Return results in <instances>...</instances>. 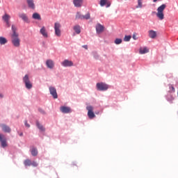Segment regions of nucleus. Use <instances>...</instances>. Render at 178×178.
Returning <instances> with one entry per match:
<instances>
[{
    "mask_svg": "<svg viewBox=\"0 0 178 178\" xmlns=\"http://www.w3.org/2000/svg\"><path fill=\"white\" fill-rule=\"evenodd\" d=\"M12 33L10 34L11 42L13 47L19 48L20 47V38L19 37V33L17 32V28L15 25H12L11 27Z\"/></svg>",
    "mask_w": 178,
    "mask_h": 178,
    "instance_id": "nucleus-1",
    "label": "nucleus"
},
{
    "mask_svg": "<svg viewBox=\"0 0 178 178\" xmlns=\"http://www.w3.org/2000/svg\"><path fill=\"white\" fill-rule=\"evenodd\" d=\"M166 9V4H162L157 8L156 17L159 20H163L165 19V15L163 14V10Z\"/></svg>",
    "mask_w": 178,
    "mask_h": 178,
    "instance_id": "nucleus-2",
    "label": "nucleus"
},
{
    "mask_svg": "<svg viewBox=\"0 0 178 178\" xmlns=\"http://www.w3.org/2000/svg\"><path fill=\"white\" fill-rule=\"evenodd\" d=\"M23 81L25 84L26 88L28 90H31V88H33V83H31V81H30V78H29V75L26 74L23 78Z\"/></svg>",
    "mask_w": 178,
    "mask_h": 178,
    "instance_id": "nucleus-3",
    "label": "nucleus"
},
{
    "mask_svg": "<svg viewBox=\"0 0 178 178\" xmlns=\"http://www.w3.org/2000/svg\"><path fill=\"white\" fill-rule=\"evenodd\" d=\"M96 87L99 91H106L109 88V86L105 83H97Z\"/></svg>",
    "mask_w": 178,
    "mask_h": 178,
    "instance_id": "nucleus-4",
    "label": "nucleus"
},
{
    "mask_svg": "<svg viewBox=\"0 0 178 178\" xmlns=\"http://www.w3.org/2000/svg\"><path fill=\"white\" fill-rule=\"evenodd\" d=\"M86 109L88 111V116L89 119H94V118H95V114L94 113V107L92 106H88Z\"/></svg>",
    "mask_w": 178,
    "mask_h": 178,
    "instance_id": "nucleus-5",
    "label": "nucleus"
},
{
    "mask_svg": "<svg viewBox=\"0 0 178 178\" xmlns=\"http://www.w3.org/2000/svg\"><path fill=\"white\" fill-rule=\"evenodd\" d=\"M60 24H59V22H56L54 24V30H55V35L57 37H60L61 35V32H60Z\"/></svg>",
    "mask_w": 178,
    "mask_h": 178,
    "instance_id": "nucleus-6",
    "label": "nucleus"
},
{
    "mask_svg": "<svg viewBox=\"0 0 178 178\" xmlns=\"http://www.w3.org/2000/svg\"><path fill=\"white\" fill-rule=\"evenodd\" d=\"M2 19L5 22L6 27H10V22H9V20H10V15L5 14L3 15Z\"/></svg>",
    "mask_w": 178,
    "mask_h": 178,
    "instance_id": "nucleus-7",
    "label": "nucleus"
},
{
    "mask_svg": "<svg viewBox=\"0 0 178 178\" xmlns=\"http://www.w3.org/2000/svg\"><path fill=\"white\" fill-rule=\"evenodd\" d=\"M49 90L53 98H54V99H56L58 98V92H56V88H55V87L50 86Z\"/></svg>",
    "mask_w": 178,
    "mask_h": 178,
    "instance_id": "nucleus-8",
    "label": "nucleus"
},
{
    "mask_svg": "<svg viewBox=\"0 0 178 178\" xmlns=\"http://www.w3.org/2000/svg\"><path fill=\"white\" fill-rule=\"evenodd\" d=\"M0 143H1V147L5 148L8 147V143H6V138L3 134H0Z\"/></svg>",
    "mask_w": 178,
    "mask_h": 178,
    "instance_id": "nucleus-9",
    "label": "nucleus"
},
{
    "mask_svg": "<svg viewBox=\"0 0 178 178\" xmlns=\"http://www.w3.org/2000/svg\"><path fill=\"white\" fill-rule=\"evenodd\" d=\"M19 18L22 19L25 23H29L30 22L29 21V17H27V14L24 13H19L18 14Z\"/></svg>",
    "mask_w": 178,
    "mask_h": 178,
    "instance_id": "nucleus-10",
    "label": "nucleus"
},
{
    "mask_svg": "<svg viewBox=\"0 0 178 178\" xmlns=\"http://www.w3.org/2000/svg\"><path fill=\"white\" fill-rule=\"evenodd\" d=\"M62 66H63L64 67H70L72 66H73L74 63L72 60H64L62 63H61Z\"/></svg>",
    "mask_w": 178,
    "mask_h": 178,
    "instance_id": "nucleus-11",
    "label": "nucleus"
},
{
    "mask_svg": "<svg viewBox=\"0 0 178 178\" xmlns=\"http://www.w3.org/2000/svg\"><path fill=\"white\" fill-rule=\"evenodd\" d=\"M105 30V27L104 25L101 24H97L96 25V32L97 34H101V33H104V31Z\"/></svg>",
    "mask_w": 178,
    "mask_h": 178,
    "instance_id": "nucleus-12",
    "label": "nucleus"
},
{
    "mask_svg": "<svg viewBox=\"0 0 178 178\" xmlns=\"http://www.w3.org/2000/svg\"><path fill=\"white\" fill-rule=\"evenodd\" d=\"M0 127H1V129L4 133L9 134L12 131V129H10V127H9L5 124H1Z\"/></svg>",
    "mask_w": 178,
    "mask_h": 178,
    "instance_id": "nucleus-13",
    "label": "nucleus"
},
{
    "mask_svg": "<svg viewBox=\"0 0 178 178\" xmlns=\"http://www.w3.org/2000/svg\"><path fill=\"white\" fill-rule=\"evenodd\" d=\"M60 112H62V113H72V109L70 108V107H67V106H61L60 108Z\"/></svg>",
    "mask_w": 178,
    "mask_h": 178,
    "instance_id": "nucleus-14",
    "label": "nucleus"
},
{
    "mask_svg": "<svg viewBox=\"0 0 178 178\" xmlns=\"http://www.w3.org/2000/svg\"><path fill=\"white\" fill-rule=\"evenodd\" d=\"M73 3L76 8H81L83 6V0H73Z\"/></svg>",
    "mask_w": 178,
    "mask_h": 178,
    "instance_id": "nucleus-15",
    "label": "nucleus"
},
{
    "mask_svg": "<svg viewBox=\"0 0 178 178\" xmlns=\"http://www.w3.org/2000/svg\"><path fill=\"white\" fill-rule=\"evenodd\" d=\"M26 3L30 9H35V4L34 0H26Z\"/></svg>",
    "mask_w": 178,
    "mask_h": 178,
    "instance_id": "nucleus-16",
    "label": "nucleus"
},
{
    "mask_svg": "<svg viewBox=\"0 0 178 178\" xmlns=\"http://www.w3.org/2000/svg\"><path fill=\"white\" fill-rule=\"evenodd\" d=\"M46 65L49 69H52L55 66V64L54 63V60H47L46 61Z\"/></svg>",
    "mask_w": 178,
    "mask_h": 178,
    "instance_id": "nucleus-17",
    "label": "nucleus"
},
{
    "mask_svg": "<svg viewBox=\"0 0 178 178\" xmlns=\"http://www.w3.org/2000/svg\"><path fill=\"white\" fill-rule=\"evenodd\" d=\"M40 34L44 37V38H48V33L47 32V29H45V26H43L40 29Z\"/></svg>",
    "mask_w": 178,
    "mask_h": 178,
    "instance_id": "nucleus-18",
    "label": "nucleus"
},
{
    "mask_svg": "<svg viewBox=\"0 0 178 178\" xmlns=\"http://www.w3.org/2000/svg\"><path fill=\"white\" fill-rule=\"evenodd\" d=\"M149 38H156V31L154 30L149 31Z\"/></svg>",
    "mask_w": 178,
    "mask_h": 178,
    "instance_id": "nucleus-19",
    "label": "nucleus"
},
{
    "mask_svg": "<svg viewBox=\"0 0 178 178\" xmlns=\"http://www.w3.org/2000/svg\"><path fill=\"white\" fill-rule=\"evenodd\" d=\"M33 19L35 20H41V15L38 13H35L32 15Z\"/></svg>",
    "mask_w": 178,
    "mask_h": 178,
    "instance_id": "nucleus-20",
    "label": "nucleus"
},
{
    "mask_svg": "<svg viewBox=\"0 0 178 178\" xmlns=\"http://www.w3.org/2000/svg\"><path fill=\"white\" fill-rule=\"evenodd\" d=\"M5 44H8V40L2 36L0 37V45H5Z\"/></svg>",
    "mask_w": 178,
    "mask_h": 178,
    "instance_id": "nucleus-21",
    "label": "nucleus"
},
{
    "mask_svg": "<svg viewBox=\"0 0 178 178\" xmlns=\"http://www.w3.org/2000/svg\"><path fill=\"white\" fill-rule=\"evenodd\" d=\"M139 52L141 55H143L144 54H148V52H149V50L147 47H144L143 49H140Z\"/></svg>",
    "mask_w": 178,
    "mask_h": 178,
    "instance_id": "nucleus-22",
    "label": "nucleus"
},
{
    "mask_svg": "<svg viewBox=\"0 0 178 178\" xmlns=\"http://www.w3.org/2000/svg\"><path fill=\"white\" fill-rule=\"evenodd\" d=\"M31 152L33 156H37V155H38V150L35 147L32 148V149L31 150Z\"/></svg>",
    "mask_w": 178,
    "mask_h": 178,
    "instance_id": "nucleus-23",
    "label": "nucleus"
},
{
    "mask_svg": "<svg viewBox=\"0 0 178 178\" xmlns=\"http://www.w3.org/2000/svg\"><path fill=\"white\" fill-rule=\"evenodd\" d=\"M74 30L75 33H76V34H80V33H81V29H80V26L79 25L74 26Z\"/></svg>",
    "mask_w": 178,
    "mask_h": 178,
    "instance_id": "nucleus-24",
    "label": "nucleus"
},
{
    "mask_svg": "<svg viewBox=\"0 0 178 178\" xmlns=\"http://www.w3.org/2000/svg\"><path fill=\"white\" fill-rule=\"evenodd\" d=\"M36 125L39 130H41V131H45V128H44L38 121L36 122Z\"/></svg>",
    "mask_w": 178,
    "mask_h": 178,
    "instance_id": "nucleus-25",
    "label": "nucleus"
},
{
    "mask_svg": "<svg viewBox=\"0 0 178 178\" xmlns=\"http://www.w3.org/2000/svg\"><path fill=\"white\" fill-rule=\"evenodd\" d=\"M90 17H91V15H90V13H87V14L86 15H83V20H84V19L88 20L90 19Z\"/></svg>",
    "mask_w": 178,
    "mask_h": 178,
    "instance_id": "nucleus-26",
    "label": "nucleus"
},
{
    "mask_svg": "<svg viewBox=\"0 0 178 178\" xmlns=\"http://www.w3.org/2000/svg\"><path fill=\"white\" fill-rule=\"evenodd\" d=\"M24 164L26 165V166H31V161L30 159H26L24 161Z\"/></svg>",
    "mask_w": 178,
    "mask_h": 178,
    "instance_id": "nucleus-27",
    "label": "nucleus"
},
{
    "mask_svg": "<svg viewBox=\"0 0 178 178\" xmlns=\"http://www.w3.org/2000/svg\"><path fill=\"white\" fill-rule=\"evenodd\" d=\"M138 8H143V0H138V6H136V8L138 9Z\"/></svg>",
    "mask_w": 178,
    "mask_h": 178,
    "instance_id": "nucleus-28",
    "label": "nucleus"
},
{
    "mask_svg": "<svg viewBox=\"0 0 178 178\" xmlns=\"http://www.w3.org/2000/svg\"><path fill=\"white\" fill-rule=\"evenodd\" d=\"M122 41L123 40L120 38H116L114 42L116 44V45H119V44H122Z\"/></svg>",
    "mask_w": 178,
    "mask_h": 178,
    "instance_id": "nucleus-29",
    "label": "nucleus"
},
{
    "mask_svg": "<svg viewBox=\"0 0 178 178\" xmlns=\"http://www.w3.org/2000/svg\"><path fill=\"white\" fill-rule=\"evenodd\" d=\"M130 40H131V35H125L124 38V41H125V42L130 41Z\"/></svg>",
    "mask_w": 178,
    "mask_h": 178,
    "instance_id": "nucleus-30",
    "label": "nucleus"
},
{
    "mask_svg": "<svg viewBox=\"0 0 178 178\" xmlns=\"http://www.w3.org/2000/svg\"><path fill=\"white\" fill-rule=\"evenodd\" d=\"M84 15H82L80 13H77L76 15V19H80L81 20H83V17Z\"/></svg>",
    "mask_w": 178,
    "mask_h": 178,
    "instance_id": "nucleus-31",
    "label": "nucleus"
},
{
    "mask_svg": "<svg viewBox=\"0 0 178 178\" xmlns=\"http://www.w3.org/2000/svg\"><path fill=\"white\" fill-rule=\"evenodd\" d=\"M108 0H100V6H105Z\"/></svg>",
    "mask_w": 178,
    "mask_h": 178,
    "instance_id": "nucleus-32",
    "label": "nucleus"
},
{
    "mask_svg": "<svg viewBox=\"0 0 178 178\" xmlns=\"http://www.w3.org/2000/svg\"><path fill=\"white\" fill-rule=\"evenodd\" d=\"M31 166H33L34 168H37V166H38V163H37V162H35V161H33V162H31Z\"/></svg>",
    "mask_w": 178,
    "mask_h": 178,
    "instance_id": "nucleus-33",
    "label": "nucleus"
},
{
    "mask_svg": "<svg viewBox=\"0 0 178 178\" xmlns=\"http://www.w3.org/2000/svg\"><path fill=\"white\" fill-rule=\"evenodd\" d=\"M111 1H108L107 0L106 3V8H109L111 6Z\"/></svg>",
    "mask_w": 178,
    "mask_h": 178,
    "instance_id": "nucleus-34",
    "label": "nucleus"
},
{
    "mask_svg": "<svg viewBox=\"0 0 178 178\" xmlns=\"http://www.w3.org/2000/svg\"><path fill=\"white\" fill-rule=\"evenodd\" d=\"M38 111L40 112V113L45 115V111H44L42 108H39Z\"/></svg>",
    "mask_w": 178,
    "mask_h": 178,
    "instance_id": "nucleus-35",
    "label": "nucleus"
},
{
    "mask_svg": "<svg viewBox=\"0 0 178 178\" xmlns=\"http://www.w3.org/2000/svg\"><path fill=\"white\" fill-rule=\"evenodd\" d=\"M24 124H25L26 127H30V125L29 124V123H27V121L24 122Z\"/></svg>",
    "mask_w": 178,
    "mask_h": 178,
    "instance_id": "nucleus-36",
    "label": "nucleus"
},
{
    "mask_svg": "<svg viewBox=\"0 0 178 178\" xmlns=\"http://www.w3.org/2000/svg\"><path fill=\"white\" fill-rule=\"evenodd\" d=\"M82 47H83V48H84L85 49H88V46H87V45H83Z\"/></svg>",
    "mask_w": 178,
    "mask_h": 178,
    "instance_id": "nucleus-37",
    "label": "nucleus"
},
{
    "mask_svg": "<svg viewBox=\"0 0 178 178\" xmlns=\"http://www.w3.org/2000/svg\"><path fill=\"white\" fill-rule=\"evenodd\" d=\"M132 38L134 39V40H137V36L136 35H133Z\"/></svg>",
    "mask_w": 178,
    "mask_h": 178,
    "instance_id": "nucleus-38",
    "label": "nucleus"
},
{
    "mask_svg": "<svg viewBox=\"0 0 178 178\" xmlns=\"http://www.w3.org/2000/svg\"><path fill=\"white\" fill-rule=\"evenodd\" d=\"M171 89H172V91H173V92H175V87L171 86Z\"/></svg>",
    "mask_w": 178,
    "mask_h": 178,
    "instance_id": "nucleus-39",
    "label": "nucleus"
},
{
    "mask_svg": "<svg viewBox=\"0 0 178 178\" xmlns=\"http://www.w3.org/2000/svg\"><path fill=\"white\" fill-rule=\"evenodd\" d=\"M0 98H3V95L0 93Z\"/></svg>",
    "mask_w": 178,
    "mask_h": 178,
    "instance_id": "nucleus-40",
    "label": "nucleus"
},
{
    "mask_svg": "<svg viewBox=\"0 0 178 178\" xmlns=\"http://www.w3.org/2000/svg\"><path fill=\"white\" fill-rule=\"evenodd\" d=\"M19 136H20V137H22V136H23V132H21V133L19 134Z\"/></svg>",
    "mask_w": 178,
    "mask_h": 178,
    "instance_id": "nucleus-41",
    "label": "nucleus"
},
{
    "mask_svg": "<svg viewBox=\"0 0 178 178\" xmlns=\"http://www.w3.org/2000/svg\"><path fill=\"white\" fill-rule=\"evenodd\" d=\"M158 0H153V2H156Z\"/></svg>",
    "mask_w": 178,
    "mask_h": 178,
    "instance_id": "nucleus-42",
    "label": "nucleus"
}]
</instances>
